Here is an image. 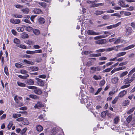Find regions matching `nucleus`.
I'll return each instance as SVG.
<instances>
[{
  "instance_id": "f704fd0d",
  "label": "nucleus",
  "mask_w": 135,
  "mask_h": 135,
  "mask_svg": "<svg viewBox=\"0 0 135 135\" xmlns=\"http://www.w3.org/2000/svg\"><path fill=\"white\" fill-rule=\"evenodd\" d=\"M119 119L118 117L117 116L114 119V123L115 124H117L119 122Z\"/></svg>"
},
{
  "instance_id": "c03bdc74",
  "label": "nucleus",
  "mask_w": 135,
  "mask_h": 135,
  "mask_svg": "<svg viewBox=\"0 0 135 135\" xmlns=\"http://www.w3.org/2000/svg\"><path fill=\"white\" fill-rule=\"evenodd\" d=\"M27 87L29 89L34 90H35L36 89V87L33 86H27Z\"/></svg>"
},
{
  "instance_id": "5701e85b",
  "label": "nucleus",
  "mask_w": 135,
  "mask_h": 135,
  "mask_svg": "<svg viewBox=\"0 0 135 135\" xmlns=\"http://www.w3.org/2000/svg\"><path fill=\"white\" fill-rule=\"evenodd\" d=\"M33 12L35 14H41L42 13L41 10L39 9H35L33 10Z\"/></svg>"
},
{
  "instance_id": "13d9d810",
  "label": "nucleus",
  "mask_w": 135,
  "mask_h": 135,
  "mask_svg": "<svg viewBox=\"0 0 135 135\" xmlns=\"http://www.w3.org/2000/svg\"><path fill=\"white\" fill-rule=\"evenodd\" d=\"M135 71V67L132 69L129 73L128 75H132L134 72Z\"/></svg>"
},
{
  "instance_id": "69168bd1",
  "label": "nucleus",
  "mask_w": 135,
  "mask_h": 135,
  "mask_svg": "<svg viewBox=\"0 0 135 135\" xmlns=\"http://www.w3.org/2000/svg\"><path fill=\"white\" fill-rule=\"evenodd\" d=\"M23 6L20 4H17L16 5L15 7L17 8H21L23 7Z\"/></svg>"
},
{
  "instance_id": "ea45409f",
  "label": "nucleus",
  "mask_w": 135,
  "mask_h": 135,
  "mask_svg": "<svg viewBox=\"0 0 135 135\" xmlns=\"http://www.w3.org/2000/svg\"><path fill=\"white\" fill-rule=\"evenodd\" d=\"M57 132V128H55L53 129L51 132L52 134L53 135L56 134Z\"/></svg>"
},
{
  "instance_id": "37998d69",
  "label": "nucleus",
  "mask_w": 135,
  "mask_h": 135,
  "mask_svg": "<svg viewBox=\"0 0 135 135\" xmlns=\"http://www.w3.org/2000/svg\"><path fill=\"white\" fill-rule=\"evenodd\" d=\"M135 109V107H133L132 108L129 110L127 112V113L128 114H129L132 113Z\"/></svg>"
},
{
  "instance_id": "7ed1b4c3",
  "label": "nucleus",
  "mask_w": 135,
  "mask_h": 135,
  "mask_svg": "<svg viewBox=\"0 0 135 135\" xmlns=\"http://www.w3.org/2000/svg\"><path fill=\"white\" fill-rule=\"evenodd\" d=\"M101 69V67L100 66L91 67L90 68V73H93L96 71H100Z\"/></svg>"
},
{
  "instance_id": "a878e982",
  "label": "nucleus",
  "mask_w": 135,
  "mask_h": 135,
  "mask_svg": "<svg viewBox=\"0 0 135 135\" xmlns=\"http://www.w3.org/2000/svg\"><path fill=\"white\" fill-rule=\"evenodd\" d=\"M13 42L16 44V46H17L20 43V40L17 38H15L14 39Z\"/></svg>"
},
{
  "instance_id": "a211bd4d",
  "label": "nucleus",
  "mask_w": 135,
  "mask_h": 135,
  "mask_svg": "<svg viewBox=\"0 0 135 135\" xmlns=\"http://www.w3.org/2000/svg\"><path fill=\"white\" fill-rule=\"evenodd\" d=\"M105 12L104 11H95L94 14L98 16L104 13H105Z\"/></svg>"
},
{
  "instance_id": "5fc2aeb1",
  "label": "nucleus",
  "mask_w": 135,
  "mask_h": 135,
  "mask_svg": "<svg viewBox=\"0 0 135 135\" xmlns=\"http://www.w3.org/2000/svg\"><path fill=\"white\" fill-rule=\"evenodd\" d=\"M112 69V68H108L106 69L105 70H103V73L108 72L110 71Z\"/></svg>"
},
{
  "instance_id": "9b49d317",
  "label": "nucleus",
  "mask_w": 135,
  "mask_h": 135,
  "mask_svg": "<svg viewBox=\"0 0 135 135\" xmlns=\"http://www.w3.org/2000/svg\"><path fill=\"white\" fill-rule=\"evenodd\" d=\"M34 92L36 94L39 95H41L42 92L40 89L37 88V87H36V88L35 89V90H34Z\"/></svg>"
},
{
  "instance_id": "6e6552de",
  "label": "nucleus",
  "mask_w": 135,
  "mask_h": 135,
  "mask_svg": "<svg viewBox=\"0 0 135 135\" xmlns=\"http://www.w3.org/2000/svg\"><path fill=\"white\" fill-rule=\"evenodd\" d=\"M25 82L26 84L29 85H33L34 83L33 80L31 79H28Z\"/></svg>"
},
{
  "instance_id": "b1692460",
  "label": "nucleus",
  "mask_w": 135,
  "mask_h": 135,
  "mask_svg": "<svg viewBox=\"0 0 135 135\" xmlns=\"http://www.w3.org/2000/svg\"><path fill=\"white\" fill-rule=\"evenodd\" d=\"M128 73V72L126 71L122 72L119 75V77L120 78H122L123 77L127 75Z\"/></svg>"
},
{
  "instance_id": "aec40b11",
  "label": "nucleus",
  "mask_w": 135,
  "mask_h": 135,
  "mask_svg": "<svg viewBox=\"0 0 135 135\" xmlns=\"http://www.w3.org/2000/svg\"><path fill=\"white\" fill-rule=\"evenodd\" d=\"M22 98V97H18L16 96L14 98V100L17 103H19V101L21 100Z\"/></svg>"
},
{
  "instance_id": "1a4fd4ad",
  "label": "nucleus",
  "mask_w": 135,
  "mask_h": 135,
  "mask_svg": "<svg viewBox=\"0 0 135 135\" xmlns=\"http://www.w3.org/2000/svg\"><path fill=\"white\" fill-rule=\"evenodd\" d=\"M44 106V105L42 104V103L38 101L37 103L35 105L34 107L35 108L39 109L41 107H43Z\"/></svg>"
},
{
  "instance_id": "9d476101",
  "label": "nucleus",
  "mask_w": 135,
  "mask_h": 135,
  "mask_svg": "<svg viewBox=\"0 0 135 135\" xmlns=\"http://www.w3.org/2000/svg\"><path fill=\"white\" fill-rule=\"evenodd\" d=\"M28 70L30 71H37L38 70V68L37 67L31 66L28 67Z\"/></svg>"
},
{
  "instance_id": "72a5a7b5",
  "label": "nucleus",
  "mask_w": 135,
  "mask_h": 135,
  "mask_svg": "<svg viewBox=\"0 0 135 135\" xmlns=\"http://www.w3.org/2000/svg\"><path fill=\"white\" fill-rule=\"evenodd\" d=\"M38 3L40 6L44 8L46 7L47 6V4L45 2H40Z\"/></svg>"
},
{
  "instance_id": "0e129e2a",
  "label": "nucleus",
  "mask_w": 135,
  "mask_h": 135,
  "mask_svg": "<svg viewBox=\"0 0 135 135\" xmlns=\"http://www.w3.org/2000/svg\"><path fill=\"white\" fill-rule=\"evenodd\" d=\"M118 98L117 97H115L114 99L112 101V103L113 104H115L117 101Z\"/></svg>"
},
{
  "instance_id": "338daca9",
  "label": "nucleus",
  "mask_w": 135,
  "mask_h": 135,
  "mask_svg": "<svg viewBox=\"0 0 135 135\" xmlns=\"http://www.w3.org/2000/svg\"><path fill=\"white\" fill-rule=\"evenodd\" d=\"M27 44L28 45H32L34 43L31 40H28L27 41Z\"/></svg>"
},
{
  "instance_id": "052dcab7",
  "label": "nucleus",
  "mask_w": 135,
  "mask_h": 135,
  "mask_svg": "<svg viewBox=\"0 0 135 135\" xmlns=\"http://www.w3.org/2000/svg\"><path fill=\"white\" fill-rule=\"evenodd\" d=\"M105 80H103L100 81L99 85L100 86H102L105 84Z\"/></svg>"
},
{
  "instance_id": "58836bf2",
  "label": "nucleus",
  "mask_w": 135,
  "mask_h": 135,
  "mask_svg": "<svg viewBox=\"0 0 135 135\" xmlns=\"http://www.w3.org/2000/svg\"><path fill=\"white\" fill-rule=\"evenodd\" d=\"M17 31L20 32L23 31L24 30V28L23 27H17Z\"/></svg>"
},
{
  "instance_id": "c85d7f7f",
  "label": "nucleus",
  "mask_w": 135,
  "mask_h": 135,
  "mask_svg": "<svg viewBox=\"0 0 135 135\" xmlns=\"http://www.w3.org/2000/svg\"><path fill=\"white\" fill-rule=\"evenodd\" d=\"M93 78L96 80H100L102 79V77L100 75L98 76L94 75L93 76Z\"/></svg>"
},
{
  "instance_id": "bb28decb",
  "label": "nucleus",
  "mask_w": 135,
  "mask_h": 135,
  "mask_svg": "<svg viewBox=\"0 0 135 135\" xmlns=\"http://www.w3.org/2000/svg\"><path fill=\"white\" fill-rule=\"evenodd\" d=\"M21 11L24 14H27L28 13L29 10L28 8H26L22 9Z\"/></svg>"
},
{
  "instance_id": "f8f14e48",
  "label": "nucleus",
  "mask_w": 135,
  "mask_h": 135,
  "mask_svg": "<svg viewBox=\"0 0 135 135\" xmlns=\"http://www.w3.org/2000/svg\"><path fill=\"white\" fill-rule=\"evenodd\" d=\"M127 91L125 90L121 91L119 94L118 96L120 98H122L127 93Z\"/></svg>"
},
{
  "instance_id": "680f3d73",
  "label": "nucleus",
  "mask_w": 135,
  "mask_h": 135,
  "mask_svg": "<svg viewBox=\"0 0 135 135\" xmlns=\"http://www.w3.org/2000/svg\"><path fill=\"white\" fill-rule=\"evenodd\" d=\"M105 37L103 36L102 35L97 36L94 37V39L95 40H97L100 38H104Z\"/></svg>"
},
{
  "instance_id": "6ab92c4d",
  "label": "nucleus",
  "mask_w": 135,
  "mask_h": 135,
  "mask_svg": "<svg viewBox=\"0 0 135 135\" xmlns=\"http://www.w3.org/2000/svg\"><path fill=\"white\" fill-rule=\"evenodd\" d=\"M37 83L38 85L41 86H44L45 84L44 82L41 79L38 82H37Z\"/></svg>"
},
{
  "instance_id": "20e7f679",
  "label": "nucleus",
  "mask_w": 135,
  "mask_h": 135,
  "mask_svg": "<svg viewBox=\"0 0 135 135\" xmlns=\"http://www.w3.org/2000/svg\"><path fill=\"white\" fill-rule=\"evenodd\" d=\"M87 33L89 35H100L101 34L100 32H95L94 31L92 30H89L87 31Z\"/></svg>"
},
{
  "instance_id": "79ce46f5",
  "label": "nucleus",
  "mask_w": 135,
  "mask_h": 135,
  "mask_svg": "<svg viewBox=\"0 0 135 135\" xmlns=\"http://www.w3.org/2000/svg\"><path fill=\"white\" fill-rule=\"evenodd\" d=\"M101 55V53L93 54L91 55V57H99Z\"/></svg>"
},
{
  "instance_id": "864d4df0",
  "label": "nucleus",
  "mask_w": 135,
  "mask_h": 135,
  "mask_svg": "<svg viewBox=\"0 0 135 135\" xmlns=\"http://www.w3.org/2000/svg\"><path fill=\"white\" fill-rule=\"evenodd\" d=\"M17 46L20 47V48H22L24 49H26V46L24 45L20 44H19V45Z\"/></svg>"
},
{
  "instance_id": "39448f33",
  "label": "nucleus",
  "mask_w": 135,
  "mask_h": 135,
  "mask_svg": "<svg viewBox=\"0 0 135 135\" xmlns=\"http://www.w3.org/2000/svg\"><path fill=\"white\" fill-rule=\"evenodd\" d=\"M134 80V78H132L131 77L130 78H127L124 80V83L125 84H130Z\"/></svg>"
},
{
  "instance_id": "4d7b16f0",
  "label": "nucleus",
  "mask_w": 135,
  "mask_h": 135,
  "mask_svg": "<svg viewBox=\"0 0 135 135\" xmlns=\"http://www.w3.org/2000/svg\"><path fill=\"white\" fill-rule=\"evenodd\" d=\"M130 84H128L127 85L125 84L124 85H123L122 86L121 88H120L121 89H124L126 88H127L129 86H130Z\"/></svg>"
},
{
  "instance_id": "dca6fc26",
  "label": "nucleus",
  "mask_w": 135,
  "mask_h": 135,
  "mask_svg": "<svg viewBox=\"0 0 135 135\" xmlns=\"http://www.w3.org/2000/svg\"><path fill=\"white\" fill-rule=\"evenodd\" d=\"M104 5V3H97V4H93L91 7H100L102 6H103Z\"/></svg>"
},
{
  "instance_id": "603ef678",
  "label": "nucleus",
  "mask_w": 135,
  "mask_h": 135,
  "mask_svg": "<svg viewBox=\"0 0 135 135\" xmlns=\"http://www.w3.org/2000/svg\"><path fill=\"white\" fill-rule=\"evenodd\" d=\"M4 72L6 75H9V73L8 72V68L7 66H5L4 68Z\"/></svg>"
},
{
  "instance_id": "f3484780",
  "label": "nucleus",
  "mask_w": 135,
  "mask_h": 135,
  "mask_svg": "<svg viewBox=\"0 0 135 135\" xmlns=\"http://www.w3.org/2000/svg\"><path fill=\"white\" fill-rule=\"evenodd\" d=\"M126 54V52L125 51L122 52L118 53L116 55V56L117 57H118L124 55Z\"/></svg>"
},
{
  "instance_id": "8fccbe9b",
  "label": "nucleus",
  "mask_w": 135,
  "mask_h": 135,
  "mask_svg": "<svg viewBox=\"0 0 135 135\" xmlns=\"http://www.w3.org/2000/svg\"><path fill=\"white\" fill-rule=\"evenodd\" d=\"M129 102L128 100H124L123 103V105L124 106H126L129 105Z\"/></svg>"
},
{
  "instance_id": "f257e3e1",
  "label": "nucleus",
  "mask_w": 135,
  "mask_h": 135,
  "mask_svg": "<svg viewBox=\"0 0 135 135\" xmlns=\"http://www.w3.org/2000/svg\"><path fill=\"white\" fill-rule=\"evenodd\" d=\"M133 30L131 27H128L126 28V30H125V33L124 35L125 36H127L129 35L132 32Z\"/></svg>"
},
{
  "instance_id": "c756f323",
  "label": "nucleus",
  "mask_w": 135,
  "mask_h": 135,
  "mask_svg": "<svg viewBox=\"0 0 135 135\" xmlns=\"http://www.w3.org/2000/svg\"><path fill=\"white\" fill-rule=\"evenodd\" d=\"M33 33L36 35H38L40 34V31L38 30L34 29L33 30Z\"/></svg>"
},
{
  "instance_id": "a19ab883",
  "label": "nucleus",
  "mask_w": 135,
  "mask_h": 135,
  "mask_svg": "<svg viewBox=\"0 0 135 135\" xmlns=\"http://www.w3.org/2000/svg\"><path fill=\"white\" fill-rule=\"evenodd\" d=\"M104 33L106 35H102L103 36L105 37L104 38L107 37L109 35L111 34V33L109 32L108 31H105Z\"/></svg>"
},
{
  "instance_id": "f03ea898",
  "label": "nucleus",
  "mask_w": 135,
  "mask_h": 135,
  "mask_svg": "<svg viewBox=\"0 0 135 135\" xmlns=\"http://www.w3.org/2000/svg\"><path fill=\"white\" fill-rule=\"evenodd\" d=\"M125 1V0H119L118 1V4L121 7L125 8L129 7V5L128 4H126Z\"/></svg>"
},
{
  "instance_id": "cd10ccee",
  "label": "nucleus",
  "mask_w": 135,
  "mask_h": 135,
  "mask_svg": "<svg viewBox=\"0 0 135 135\" xmlns=\"http://www.w3.org/2000/svg\"><path fill=\"white\" fill-rule=\"evenodd\" d=\"M23 62L26 63L27 64H31L32 65H33L34 64L33 62L30 61H28L26 59L24 60Z\"/></svg>"
},
{
  "instance_id": "4be33fe9",
  "label": "nucleus",
  "mask_w": 135,
  "mask_h": 135,
  "mask_svg": "<svg viewBox=\"0 0 135 135\" xmlns=\"http://www.w3.org/2000/svg\"><path fill=\"white\" fill-rule=\"evenodd\" d=\"M21 38H27L28 37V35L25 32L21 33Z\"/></svg>"
},
{
  "instance_id": "6e6d98bb",
  "label": "nucleus",
  "mask_w": 135,
  "mask_h": 135,
  "mask_svg": "<svg viewBox=\"0 0 135 135\" xmlns=\"http://www.w3.org/2000/svg\"><path fill=\"white\" fill-rule=\"evenodd\" d=\"M42 52V50L41 49L36 50L33 51V54L41 53Z\"/></svg>"
},
{
  "instance_id": "ddd939ff",
  "label": "nucleus",
  "mask_w": 135,
  "mask_h": 135,
  "mask_svg": "<svg viewBox=\"0 0 135 135\" xmlns=\"http://www.w3.org/2000/svg\"><path fill=\"white\" fill-rule=\"evenodd\" d=\"M45 20L43 18L40 17L38 19V23L40 24H43L45 22Z\"/></svg>"
},
{
  "instance_id": "473e14b6",
  "label": "nucleus",
  "mask_w": 135,
  "mask_h": 135,
  "mask_svg": "<svg viewBox=\"0 0 135 135\" xmlns=\"http://www.w3.org/2000/svg\"><path fill=\"white\" fill-rule=\"evenodd\" d=\"M132 115H129L126 119V120L128 123H129L132 120Z\"/></svg>"
},
{
  "instance_id": "393cba45",
  "label": "nucleus",
  "mask_w": 135,
  "mask_h": 135,
  "mask_svg": "<svg viewBox=\"0 0 135 135\" xmlns=\"http://www.w3.org/2000/svg\"><path fill=\"white\" fill-rule=\"evenodd\" d=\"M30 98L34 99H38L39 98L37 95L34 94H30L29 95Z\"/></svg>"
},
{
  "instance_id": "0eeeda50",
  "label": "nucleus",
  "mask_w": 135,
  "mask_h": 135,
  "mask_svg": "<svg viewBox=\"0 0 135 135\" xmlns=\"http://www.w3.org/2000/svg\"><path fill=\"white\" fill-rule=\"evenodd\" d=\"M96 44L99 45H101L106 43L105 39H101L97 40L95 42Z\"/></svg>"
},
{
  "instance_id": "e433bc0d",
  "label": "nucleus",
  "mask_w": 135,
  "mask_h": 135,
  "mask_svg": "<svg viewBox=\"0 0 135 135\" xmlns=\"http://www.w3.org/2000/svg\"><path fill=\"white\" fill-rule=\"evenodd\" d=\"M122 13L125 16H129L131 15V13L129 12L124 11L122 12Z\"/></svg>"
},
{
  "instance_id": "3c124183",
  "label": "nucleus",
  "mask_w": 135,
  "mask_h": 135,
  "mask_svg": "<svg viewBox=\"0 0 135 135\" xmlns=\"http://www.w3.org/2000/svg\"><path fill=\"white\" fill-rule=\"evenodd\" d=\"M24 120V121L23 123L24 124L27 125L29 124V123L27 119L24 118V120Z\"/></svg>"
},
{
  "instance_id": "7c9ffc66",
  "label": "nucleus",
  "mask_w": 135,
  "mask_h": 135,
  "mask_svg": "<svg viewBox=\"0 0 135 135\" xmlns=\"http://www.w3.org/2000/svg\"><path fill=\"white\" fill-rule=\"evenodd\" d=\"M12 16L13 17L16 18H22V15L17 14H13L12 15Z\"/></svg>"
},
{
  "instance_id": "c9c22d12",
  "label": "nucleus",
  "mask_w": 135,
  "mask_h": 135,
  "mask_svg": "<svg viewBox=\"0 0 135 135\" xmlns=\"http://www.w3.org/2000/svg\"><path fill=\"white\" fill-rule=\"evenodd\" d=\"M13 118H16L18 117L21 116V114H19L14 113L13 114Z\"/></svg>"
},
{
  "instance_id": "bf43d9fd",
  "label": "nucleus",
  "mask_w": 135,
  "mask_h": 135,
  "mask_svg": "<svg viewBox=\"0 0 135 135\" xmlns=\"http://www.w3.org/2000/svg\"><path fill=\"white\" fill-rule=\"evenodd\" d=\"M115 47H113L110 48H108L106 49H105V51H111L114 50L115 49Z\"/></svg>"
},
{
  "instance_id": "09e8293b",
  "label": "nucleus",
  "mask_w": 135,
  "mask_h": 135,
  "mask_svg": "<svg viewBox=\"0 0 135 135\" xmlns=\"http://www.w3.org/2000/svg\"><path fill=\"white\" fill-rule=\"evenodd\" d=\"M107 114V112L105 111L102 112L101 115L103 118H105Z\"/></svg>"
},
{
  "instance_id": "774afa93",
  "label": "nucleus",
  "mask_w": 135,
  "mask_h": 135,
  "mask_svg": "<svg viewBox=\"0 0 135 135\" xmlns=\"http://www.w3.org/2000/svg\"><path fill=\"white\" fill-rule=\"evenodd\" d=\"M107 59V58L105 57H101L99 58V60H104Z\"/></svg>"
},
{
  "instance_id": "a18cd8bd",
  "label": "nucleus",
  "mask_w": 135,
  "mask_h": 135,
  "mask_svg": "<svg viewBox=\"0 0 135 135\" xmlns=\"http://www.w3.org/2000/svg\"><path fill=\"white\" fill-rule=\"evenodd\" d=\"M13 125V123L11 121L9 122L7 126L9 130L11 129Z\"/></svg>"
},
{
  "instance_id": "423d86ee",
  "label": "nucleus",
  "mask_w": 135,
  "mask_h": 135,
  "mask_svg": "<svg viewBox=\"0 0 135 135\" xmlns=\"http://www.w3.org/2000/svg\"><path fill=\"white\" fill-rule=\"evenodd\" d=\"M121 23V22H119L115 24H114L107 26V28L108 29H110L114 28H115L120 25Z\"/></svg>"
},
{
  "instance_id": "2eb2a0df",
  "label": "nucleus",
  "mask_w": 135,
  "mask_h": 135,
  "mask_svg": "<svg viewBox=\"0 0 135 135\" xmlns=\"http://www.w3.org/2000/svg\"><path fill=\"white\" fill-rule=\"evenodd\" d=\"M134 46L135 45H134L132 44L124 48L122 50L124 51L128 50L134 47Z\"/></svg>"
},
{
  "instance_id": "e2e57ef3",
  "label": "nucleus",
  "mask_w": 135,
  "mask_h": 135,
  "mask_svg": "<svg viewBox=\"0 0 135 135\" xmlns=\"http://www.w3.org/2000/svg\"><path fill=\"white\" fill-rule=\"evenodd\" d=\"M127 61H125L124 62H121L119 64V66H123L126 65L127 63Z\"/></svg>"
},
{
  "instance_id": "4468645a",
  "label": "nucleus",
  "mask_w": 135,
  "mask_h": 135,
  "mask_svg": "<svg viewBox=\"0 0 135 135\" xmlns=\"http://www.w3.org/2000/svg\"><path fill=\"white\" fill-rule=\"evenodd\" d=\"M118 80V78L117 77H114L112 79L111 81L113 84H115L117 83Z\"/></svg>"
},
{
  "instance_id": "412c9836",
  "label": "nucleus",
  "mask_w": 135,
  "mask_h": 135,
  "mask_svg": "<svg viewBox=\"0 0 135 135\" xmlns=\"http://www.w3.org/2000/svg\"><path fill=\"white\" fill-rule=\"evenodd\" d=\"M27 130V129L26 128H24L22 129L20 133L21 135H26V131Z\"/></svg>"
},
{
  "instance_id": "2f4dec72",
  "label": "nucleus",
  "mask_w": 135,
  "mask_h": 135,
  "mask_svg": "<svg viewBox=\"0 0 135 135\" xmlns=\"http://www.w3.org/2000/svg\"><path fill=\"white\" fill-rule=\"evenodd\" d=\"M36 129L38 131H41L43 130V128L41 126L38 125L36 127Z\"/></svg>"
},
{
  "instance_id": "de8ad7c7",
  "label": "nucleus",
  "mask_w": 135,
  "mask_h": 135,
  "mask_svg": "<svg viewBox=\"0 0 135 135\" xmlns=\"http://www.w3.org/2000/svg\"><path fill=\"white\" fill-rule=\"evenodd\" d=\"M26 30L30 32L33 30V28L30 26H28L26 27Z\"/></svg>"
},
{
  "instance_id": "49530a36",
  "label": "nucleus",
  "mask_w": 135,
  "mask_h": 135,
  "mask_svg": "<svg viewBox=\"0 0 135 135\" xmlns=\"http://www.w3.org/2000/svg\"><path fill=\"white\" fill-rule=\"evenodd\" d=\"M105 51V49H100L98 50H96L95 51V52L97 53H99L100 52H102Z\"/></svg>"
},
{
  "instance_id": "4c0bfd02",
  "label": "nucleus",
  "mask_w": 135,
  "mask_h": 135,
  "mask_svg": "<svg viewBox=\"0 0 135 135\" xmlns=\"http://www.w3.org/2000/svg\"><path fill=\"white\" fill-rule=\"evenodd\" d=\"M17 84L19 86L21 87H24L26 86V85L25 84L20 82H17Z\"/></svg>"
}]
</instances>
